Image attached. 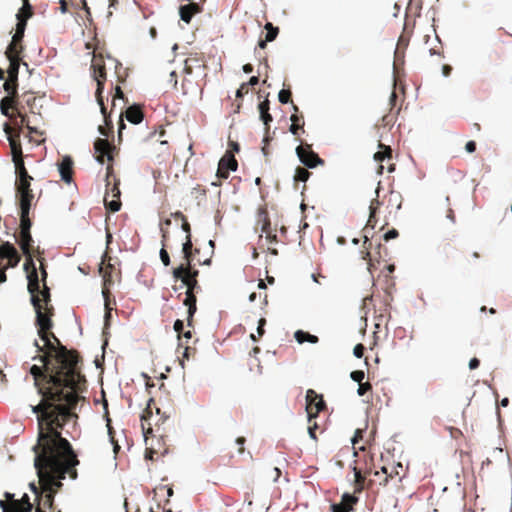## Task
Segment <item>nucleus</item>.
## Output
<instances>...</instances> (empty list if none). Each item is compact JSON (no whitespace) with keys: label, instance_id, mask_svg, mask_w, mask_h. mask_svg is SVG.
I'll return each instance as SVG.
<instances>
[{"label":"nucleus","instance_id":"obj_26","mask_svg":"<svg viewBox=\"0 0 512 512\" xmlns=\"http://www.w3.org/2000/svg\"><path fill=\"white\" fill-rule=\"evenodd\" d=\"M126 119L132 124H139L144 118L143 111L140 106L132 105L125 111Z\"/></svg>","mask_w":512,"mask_h":512},{"label":"nucleus","instance_id":"obj_42","mask_svg":"<svg viewBox=\"0 0 512 512\" xmlns=\"http://www.w3.org/2000/svg\"><path fill=\"white\" fill-rule=\"evenodd\" d=\"M177 280H181V282L183 283L184 286H186L187 288V292H196L198 293L200 290H201V287L198 283V280L193 278V279H190V278H187V277H182V278H178Z\"/></svg>","mask_w":512,"mask_h":512},{"label":"nucleus","instance_id":"obj_40","mask_svg":"<svg viewBox=\"0 0 512 512\" xmlns=\"http://www.w3.org/2000/svg\"><path fill=\"white\" fill-rule=\"evenodd\" d=\"M295 339L298 343L302 344L304 342H310V343H317L318 337L315 335H312L308 332H304L302 330H298L295 332Z\"/></svg>","mask_w":512,"mask_h":512},{"label":"nucleus","instance_id":"obj_63","mask_svg":"<svg viewBox=\"0 0 512 512\" xmlns=\"http://www.w3.org/2000/svg\"><path fill=\"white\" fill-rule=\"evenodd\" d=\"M183 328H184L183 321L179 320V319L176 320L174 323V330L178 333V335H180L182 333Z\"/></svg>","mask_w":512,"mask_h":512},{"label":"nucleus","instance_id":"obj_28","mask_svg":"<svg viewBox=\"0 0 512 512\" xmlns=\"http://www.w3.org/2000/svg\"><path fill=\"white\" fill-rule=\"evenodd\" d=\"M293 110H294V114L291 115V126H290V132L297 136L299 134V131L302 130L304 132V118L303 116H299L297 115L296 113L298 112V107L296 105L293 104Z\"/></svg>","mask_w":512,"mask_h":512},{"label":"nucleus","instance_id":"obj_44","mask_svg":"<svg viewBox=\"0 0 512 512\" xmlns=\"http://www.w3.org/2000/svg\"><path fill=\"white\" fill-rule=\"evenodd\" d=\"M152 415V411H151V408H150V405H148V407L145 409V411L143 412L142 416H141V420H142V428L144 430V434H145V437L147 438L148 435L152 434V428L149 426L148 428H145V422L147 421V418L150 417Z\"/></svg>","mask_w":512,"mask_h":512},{"label":"nucleus","instance_id":"obj_22","mask_svg":"<svg viewBox=\"0 0 512 512\" xmlns=\"http://www.w3.org/2000/svg\"><path fill=\"white\" fill-rule=\"evenodd\" d=\"M259 113H260V119L263 121L265 125V131L267 134H269L270 131V123L273 121L272 115L269 113L270 109V102L266 98L264 101H262L258 105Z\"/></svg>","mask_w":512,"mask_h":512},{"label":"nucleus","instance_id":"obj_10","mask_svg":"<svg viewBox=\"0 0 512 512\" xmlns=\"http://www.w3.org/2000/svg\"><path fill=\"white\" fill-rule=\"evenodd\" d=\"M6 497L10 499L11 502L7 503L4 500H0V507L3 509V512H31L33 509V505L27 494H24L20 500H13L12 495L9 493H6Z\"/></svg>","mask_w":512,"mask_h":512},{"label":"nucleus","instance_id":"obj_59","mask_svg":"<svg viewBox=\"0 0 512 512\" xmlns=\"http://www.w3.org/2000/svg\"><path fill=\"white\" fill-rule=\"evenodd\" d=\"M265 235H266V239L270 242V243H276L277 242V235L276 233H274L272 231V229L270 228L269 230H267V232H264Z\"/></svg>","mask_w":512,"mask_h":512},{"label":"nucleus","instance_id":"obj_55","mask_svg":"<svg viewBox=\"0 0 512 512\" xmlns=\"http://www.w3.org/2000/svg\"><path fill=\"white\" fill-rule=\"evenodd\" d=\"M249 92V84L242 83L239 89L236 91V97L242 98L244 94Z\"/></svg>","mask_w":512,"mask_h":512},{"label":"nucleus","instance_id":"obj_31","mask_svg":"<svg viewBox=\"0 0 512 512\" xmlns=\"http://www.w3.org/2000/svg\"><path fill=\"white\" fill-rule=\"evenodd\" d=\"M6 57L9 60V67L7 70L8 78L18 81V73L21 60L20 56L6 55Z\"/></svg>","mask_w":512,"mask_h":512},{"label":"nucleus","instance_id":"obj_18","mask_svg":"<svg viewBox=\"0 0 512 512\" xmlns=\"http://www.w3.org/2000/svg\"><path fill=\"white\" fill-rule=\"evenodd\" d=\"M358 498L354 495L345 493L341 502L337 504H333L331 506L332 512H351L353 510V505L356 504Z\"/></svg>","mask_w":512,"mask_h":512},{"label":"nucleus","instance_id":"obj_57","mask_svg":"<svg viewBox=\"0 0 512 512\" xmlns=\"http://www.w3.org/2000/svg\"><path fill=\"white\" fill-rule=\"evenodd\" d=\"M398 235H399V233L396 229H391L387 233L384 234L383 238L385 241H389L391 239L397 238Z\"/></svg>","mask_w":512,"mask_h":512},{"label":"nucleus","instance_id":"obj_36","mask_svg":"<svg viewBox=\"0 0 512 512\" xmlns=\"http://www.w3.org/2000/svg\"><path fill=\"white\" fill-rule=\"evenodd\" d=\"M33 239L30 232H20V247L23 253L26 255V258L31 256V248H32Z\"/></svg>","mask_w":512,"mask_h":512},{"label":"nucleus","instance_id":"obj_6","mask_svg":"<svg viewBox=\"0 0 512 512\" xmlns=\"http://www.w3.org/2000/svg\"><path fill=\"white\" fill-rule=\"evenodd\" d=\"M91 69L93 78L97 82V88L95 93L96 100L100 105L102 115L106 116V107L104 105L102 96L104 84L106 82V69L103 58L94 56L92 60Z\"/></svg>","mask_w":512,"mask_h":512},{"label":"nucleus","instance_id":"obj_13","mask_svg":"<svg viewBox=\"0 0 512 512\" xmlns=\"http://www.w3.org/2000/svg\"><path fill=\"white\" fill-rule=\"evenodd\" d=\"M21 127L16 133H13V128L8 124H4V132L8 135V141L11 148L12 160L23 158L22 146L20 142Z\"/></svg>","mask_w":512,"mask_h":512},{"label":"nucleus","instance_id":"obj_60","mask_svg":"<svg viewBox=\"0 0 512 512\" xmlns=\"http://www.w3.org/2000/svg\"><path fill=\"white\" fill-rule=\"evenodd\" d=\"M22 1H23L22 11L27 10L26 17H31L33 12H32V6L28 2L29 0H22Z\"/></svg>","mask_w":512,"mask_h":512},{"label":"nucleus","instance_id":"obj_52","mask_svg":"<svg viewBox=\"0 0 512 512\" xmlns=\"http://www.w3.org/2000/svg\"><path fill=\"white\" fill-rule=\"evenodd\" d=\"M308 423H309V426H308V432H309V435H310V437H311L312 439L316 440V439H317V437H316V433H315V431H316V429L318 428V425H317V423H316L315 419H313V421H312L311 423H310V422H308Z\"/></svg>","mask_w":512,"mask_h":512},{"label":"nucleus","instance_id":"obj_35","mask_svg":"<svg viewBox=\"0 0 512 512\" xmlns=\"http://www.w3.org/2000/svg\"><path fill=\"white\" fill-rule=\"evenodd\" d=\"M374 479L372 481L378 482L381 486H387L389 478H392V472H388L387 466H382L380 470L373 473Z\"/></svg>","mask_w":512,"mask_h":512},{"label":"nucleus","instance_id":"obj_29","mask_svg":"<svg viewBox=\"0 0 512 512\" xmlns=\"http://www.w3.org/2000/svg\"><path fill=\"white\" fill-rule=\"evenodd\" d=\"M186 297L184 299V305H186L188 307V317H187V322H188V325L190 326L191 325V322H192V318L197 310V307H196V292H187L186 291Z\"/></svg>","mask_w":512,"mask_h":512},{"label":"nucleus","instance_id":"obj_17","mask_svg":"<svg viewBox=\"0 0 512 512\" xmlns=\"http://www.w3.org/2000/svg\"><path fill=\"white\" fill-rule=\"evenodd\" d=\"M172 275L175 279L182 277L197 279L199 270L195 268V264H193V262L181 263L178 267L172 270Z\"/></svg>","mask_w":512,"mask_h":512},{"label":"nucleus","instance_id":"obj_30","mask_svg":"<svg viewBox=\"0 0 512 512\" xmlns=\"http://www.w3.org/2000/svg\"><path fill=\"white\" fill-rule=\"evenodd\" d=\"M161 244L162 248L160 250V259L164 266H169L171 264L170 256L166 250L167 241L169 239V231L166 228L161 229Z\"/></svg>","mask_w":512,"mask_h":512},{"label":"nucleus","instance_id":"obj_43","mask_svg":"<svg viewBox=\"0 0 512 512\" xmlns=\"http://www.w3.org/2000/svg\"><path fill=\"white\" fill-rule=\"evenodd\" d=\"M310 175L311 173L305 167L298 166L295 170L294 181L296 183L306 182L309 179Z\"/></svg>","mask_w":512,"mask_h":512},{"label":"nucleus","instance_id":"obj_37","mask_svg":"<svg viewBox=\"0 0 512 512\" xmlns=\"http://www.w3.org/2000/svg\"><path fill=\"white\" fill-rule=\"evenodd\" d=\"M30 208L20 207V232H30L32 222L29 218Z\"/></svg>","mask_w":512,"mask_h":512},{"label":"nucleus","instance_id":"obj_15","mask_svg":"<svg viewBox=\"0 0 512 512\" xmlns=\"http://www.w3.org/2000/svg\"><path fill=\"white\" fill-rule=\"evenodd\" d=\"M7 259V267H15L20 262V255L16 248L10 243L5 242L0 245V260Z\"/></svg>","mask_w":512,"mask_h":512},{"label":"nucleus","instance_id":"obj_32","mask_svg":"<svg viewBox=\"0 0 512 512\" xmlns=\"http://www.w3.org/2000/svg\"><path fill=\"white\" fill-rule=\"evenodd\" d=\"M353 471H354V476H355V480H354V491L356 493H360L363 489H364V484H365V480H366V476L368 474L371 473L370 470H365L364 472L357 468L356 466L353 467Z\"/></svg>","mask_w":512,"mask_h":512},{"label":"nucleus","instance_id":"obj_39","mask_svg":"<svg viewBox=\"0 0 512 512\" xmlns=\"http://www.w3.org/2000/svg\"><path fill=\"white\" fill-rule=\"evenodd\" d=\"M3 88L8 94L6 97H13V99L19 100V95H18V90H17V88H18L17 80H12V79L8 78L4 82Z\"/></svg>","mask_w":512,"mask_h":512},{"label":"nucleus","instance_id":"obj_4","mask_svg":"<svg viewBox=\"0 0 512 512\" xmlns=\"http://www.w3.org/2000/svg\"><path fill=\"white\" fill-rule=\"evenodd\" d=\"M24 269L27 272V279H28V292L31 295V303L34 307L35 313L38 314V322L41 324V326H48L49 320L44 317L41 310L45 309V302L42 300L41 296V286H40V279L38 276V272L35 266V263L31 256L29 258H26V262L24 264Z\"/></svg>","mask_w":512,"mask_h":512},{"label":"nucleus","instance_id":"obj_34","mask_svg":"<svg viewBox=\"0 0 512 512\" xmlns=\"http://www.w3.org/2000/svg\"><path fill=\"white\" fill-rule=\"evenodd\" d=\"M15 165V173L17 175L16 181L26 182V180H32L33 178L28 174L27 169L24 165L23 158L13 159Z\"/></svg>","mask_w":512,"mask_h":512},{"label":"nucleus","instance_id":"obj_27","mask_svg":"<svg viewBox=\"0 0 512 512\" xmlns=\"http://www.w3.org/2000/svg\"><path fill=\"white\" fill-rule=\"evenodd\" d=\"M264 28L266 30L265 38L264 39H260L259 42H258V46L261 49L266 48L267 42H271V41L275 40L277 35H278V33H279V28L278 27H274L273 24L270 23V22H267L265 24Z\"/></svg>","mask_w":512,"mask_h":512},{"label":"nucleus","instance_id":"obj_41","mask_svg":"<svg viewBox=\"0 0 512 512\" xmlns=\"http://www.w3.org/2000/svg\"><path fill=\"white\" fill-rule=\"evenodd\" d=\"M380 206V202L377 199H374L371 201V204L369 206L370 214L367 221V226H370L371 228L375 227V224L377 222L376 220V212Z\"/></svg>","mask_w":512,"mask_h":512},{"label":"nucleus","instance_id":"obj_56","mask_svg":"<svg viewBox=\"0 0 512 512\" xmlns=\"http://www.w3.org/2000/svg\"><path fill=\"white\" fill-rule=\"evenodd\" d=\"M116 99H124V93H123V91H122L120 86H116L115 87V93H114V96H113V99H112V106L113 107L115 106Z\"/></svg>","mask_w":512,"mask_h":512},{"label":"nucleus","instance_id":"obj_12","mask_svg":"<svg viewBox=\"0 0 512 512\" xmlns=\"http://www.w3.org/2000/svg\"><path fill=\"white\" fill-rule=\"evenodd\" d=\"M120 189L118 183H114L110 187V183H107V191L104 197L105 207L111 212H117L121 208L120 201Z\"/></svg>","mask_w":512,"mask_h":512},{"label":"nucleus","instance_id":"obj_21","mask_svg":"<svg viewBox=\"0 0 512 512\" xmlns=\"http://www.w3.org/2000/svg\"><path fill=\"white\" fill-rule=\"evenodd\" d=\"M183 263L194 262L195 254L199 253L198 248L193 247L192 236L186 235L182 245Z\"/></svg>","mask_w":512,"mask_h":512},{"label":"nucleus","instance_id":"obj_16","mask_svg":"<svg viewBox=\"0 0 512 512\" xmlns=\"http://www.w3.org/2000/svg\"><path fill=\"white\" fill-rule=\"evenodd\" d=\"M113 146L106 139L98 138L94 142V150L96 153V160L103 164L105 162V157L108 160H112L111 152L113 150Z\"/></svg>","mask_w":512,"mask_h":512},{"label":"nucleus","instance_id":"obj_45","mask_svg":"<svg viewBox=\"0 0 512 512\" xmlns=\"http://www.w3.org/2000/svg\"><path fill=\"white\" fill-rule=\"evenodd\" d=\"M381 148H384V151H378L375 153L374 158L376 161L382 162L385 158H391L392 150L389 146H384L380 144Z\"/></svg>","mask_w":512,"mask_h":512},{"label":"nucleus","instance_id":"obj_14","mask_svg":"<svg viewBox=\"0 0 512 512\" xmlns=\"http://www.w3.org/2000/svg\"><path fill=\"white\" fill-rule=\"evenodd\" d=\"M31 181L32 180H26V182L16 181V190L20 196V207L31 208V203L34 199Z\"/></svg>","mask_w":512,"mask_h":512},{"label":"nucleus","instance_id":"obj_46","mask_svg":"<svg viewBox=\"0 0 512 512\" xmlns=\"http://www.w3.org/2000/svg\"><path fill=\"white\" fill-rule=\"evenodd\" d=\"M18 22L16 24V31L15 33L21 36H24V32L27 25V20L29 17H21V14H17Z\"/></svg>","mask_w":512,"mask_h":512},{"label":"nucleus","instance_id":"obj_1","mask_svg":"<svg viewBox=\"0 0 512 512\" xmlns=\"http://www.w3.org/2000/svg\"><path fill=\"white\" fill-rule=\"evenodd\" d=\"M35 385L42 395L41 402L32 407L37 414L38 436L32 450L38 463L46 461V454L74 451L62 436L64 425L77 415L73 412L80 399L77 390L81 383H66V379L45 374L38 365L30 368Z\"/></svg>","mask_w":512,"mask_h":512},{"label":"nucleus","instance_id":"obj_20","mask_svg":"<svg viewBox=\"0 0 512 512\" xmlns=\"http://www.w3.org/2000/svg\"><path fill=\"white\" fill-rule=\"evenodd\" d=\"M59 173L64 182L70 183L72 181L73 161L69 156H65L59 164Z\"/></svg>","mask_w":512,"mask_h":512},{"label":"nucleus","instance_id":"obj_38","mask_svg":"<svg viewBox=\"0 0 512 512\" xmlns=\"http://www.w3.org/2000/svg\"><path fill=\"white\" fill-rule=\"evenodd\" d=\"M26 128L29 132L30 142H34L36 145H41L45 142L43 131L38 130L36 127L30 126L28 123L26 124Z\"/></svg>","mask_w":512,"mask_h":512},{"label":"nucleus","instance_id":"obj_49","mask_svg":"<svg viewBox=\"0 0 512 512\" xmlns=\"http://www.w3.org/2000/svg\"><path fill=\"white\" fill-rule=\"evenodd\" d=\"M103 117H104L106 126H99L98 130H99L100 134H102L104 136H108V133H109L110 129L112 128L111 121L109 120L107 113H106V116L103 115Z\"/></svg>","mask_w":512,"mask_h":512},{"label":"nucleus","instance_id":"obj_9","mask_svg":"<svg viewBox=\"0 0 512 512\" xmlns=\"http://www.w3.org/2000/svg\"><path fill=\"white\" fill-rule=\"evenodd\" d=\"M296 153L301 163L308 168H315L318 165H324V160L313 151L309 144L299 145L296 148Z\"/></svg>","mask_w":512,"mask_h":512},{"label":"nucleus","instance_id":"obj_50","mask_svg":"<svg viewBox=\"0 0 512 512\" xmlns=\"http://www.w3.org/2000/svg\"><path fill=\"white\" fill-rule=\"evenodd\" d=\"M372 390V385L370 382H361L359 383L357 393L359 396H364L367 392Z\"/></svg>","mask_w":512,"mask_h":512},{"label":"nucleus","instance_id":"obj_19","mask_svg":"<svg viewBox=\"0 0 512 512\" xmlns=\"http://www.w3.org/2000/svg\"><path fill=\"white\" fill-rule=\"evenodd\" d=\"M201 11L202 8L200 4L196 2H190L189 4L182 5L179 9L180 17L186 23H190L192 17Z\"/></svg>","mask_w":512,"mask_h":512},{"label":"nucleus","instance_id":"obj_7","mask_svg":"<svg viewBox=\"0 0 512 512\" xmlns=\"http://www.w3.org/2000/svg\"><path fill=\"white\" fill-rule=\"evenodd\" d=\"M326 408V403L322 395L317 394L313 389L306 392V412L308 422H312L317 415Z\"/></svg>","mask_w":512,"mask_h":512},{"label":"nucleus","instance_id":"obj_53","mask_svg":"<svg viewBox=\"0 0 512 512\" xmlns=\"http://www.w3.org/2000/svg\"><path fill=\"white\" fill-rule=\"evenodd\" d=\"M270 140H271V138H270L269 134H267V133L265 132V136H264V139H263V143H264V145H263V147H262V152H263V154H264V156H265V157H268V156H269V154H270V151H269V149H268V144H269V141H270Z\"/></svg>","mask_w":512,"mask_h":512},{"label":"nucleus","instance_id":"obj_2","mask_svg":"<svg viewBox=\"0 0 512 512\" xmlns=\"http://www.w3.org/2000/svg\"><path fill=\"white\" fill-rule=\"evenodd\" d=\"M41 312L49 320V325L41 326L38 322V314H36L35 325L37 333L41 340L44 341V346H41L37 340L34 341L37 351L44 352V354L34 357V359H38L42 363V366L39 367L42 368L45 374L66 379L67 383L85 382L78 366L80 362L78 352L76 350H69L66 346L62 345L59 338L52 331L54 326L52 318L55 315L54 307H46Z\"/></svg>","mask_w":512,"mask_h":512},{"label":"nucleus","instance_id":"obj_47","mask_svg":"<svg viewBox=\"0 0 512 512\" xmlns=\"http://www.w3.org/2000/svg\"><path fill=\"white\" fill-rule=\"evenodd\" d=\"M389 203H395L396 204V209H400L401 208V204H402V197L400 195L399 192H395V191H391L389 193Z\"/></svg>","mask_w":512,"mask_h":512},{"label":"nucleus","instance_id":"obj_54","mask_svg":"<svg viewBox=\"0 0 512 512\" xmlns=\"http://www.w3.org/2000/svg\"><path fill=\"white\" fill-rule=\"evenodd\" d=\"M365 347L363 344L359 343L357 344L353 349V354L357 358H362L364 355Z\"/></svg>","mask_w":512,"mask_h":512},{"label":"nucleus","instance_id":"obj_23","mask_svg":"<svg viewBox=\"0 0 512 512\" xmlns=\"http://www.w3.org/2000/svg\"><path fill=\"white\" fill-rule=\"evenodd\" d=\"M40 270H41V282H42V291H41V296H42V300L43 302H45V306L46 307H53V305L51 304V294H50V289L49 287L47 286V271L45 269V266L43 263H41L40 265Z\"/></svg>","mask_w":512,"mask_h":512},{"label":"nucleus","instance_id":"obj_33","mask_svg":"<svg viewBox=\"0 0 512 512\" xmlns=\"http://www.w3.org/2000/svg\"><path fill=\"white\" fill-rule=\"evenodd\" d=\"M257 226H260L261 232H267L271 228L268 211L265 207H260L257 212Z\"/></svg>","mask_w":512,"mask_h":512},{"label":"nucleus","instance_id":"obj_48","mask_svg":"<svg viewBox=\"0 0 512 512\" xmlns=\"http://www.w3.org/2000/svg\"><path fill=\"white\" fill-rule=\"evenodd\" d=\"M291 96H292V93L290 90L282 89V90H280V92L278 94L279 102L282 104H287L288 102L291 101Z\"/></svg>","mask_w":512,"mask_h":512},{"label":"nucleus","instance_id":"obj_25","mask_svg":"<svg viewBox=\"0 0 512 512\" xmlns=\"http://www.w3.org/2000/svg\"><path fill=\"white\" fill-rule=\"evenodd\" d=\"M24 36L14 34L10 44L8 45L5 55L20 56L23 51L22 40Z\"/></svg>","mask_w":512,"mask_h":512},{"label":"nucleus","instance_id":"obj_58","mask_svg":"<svg viewBox=\"0 0 512 512\" xmlns=\"http://www.w3.org/2000/svg\"><path fill=\"white\" fill-rule=\"evenodd\" d=\"M398 468L402 469V465L400 463H398L396 466H392L390 469L388 468V472H392V478H389V481L390 480H393L396 476L399 477V479H401V477L399 476V471H398Z\"/></svg>","mask_w":512,"mask_h":512},{"label":"nucleus","instance_id":"obj_64","mask_svg":"<svg viewBox=\"0 0 512 512\" xmlns=\"http://www.w3.org/2000/svg\"><path fill=\"white\" fill-rule=\"evenodd\" d=\"M465 149L468 153H473L476 150V143L474 141H468L465 145Z\"/></svg>","mask_w":512,"mask_h":512},{"label":"nucleus","instance_id":"obj_61","mask_svg":"<svg viewBox=\"0 0 512 512\" xmlns=\"http://www.w3.org/2000/svg\"><path fill=\"white\" fill-rule=\"evenodd\" d=\"M18 116L20 118V123L21 125H25L28 123L29 124V120H28V117L26 114H23L19 109L17 110V113L15 114V117Z\"/></svg>","mask_w":512,"mask_h":512},{"label":"nucleus","instance_id":"obj_3","mask_svg":"<svg viewBox=\"0 0 512 512\" xmlns=\"http://www.w3.org/2000/svg\"><path fill=\"white\" fill-rule=\"evenodd\" d=\"M46 461L38 463L37 456H34V467L39 478V487L30 484L32 491L38 501L36 512H45V509L52 508L54 496L62 487L61 480L68 475L71 479L78 476V456L75 451L46 454Z\"/></svg>","mask_w":512,"mask_h":512},{"label":"nucleus","instance_id":"obj_51","mask_svg":"<svg viewBox=\"0 0 512 512\" xmlns=\"http://www.w3.org/2000/svg\"><path fill=\"white\" fill-rule=\"evenodd\" d=\"M350 377L353 381H355L359 384V383L363 382L365 373L362 370H355V371L351 372Z\"/></svg>","mask_w":512,"mask_h":512},{"label":"nucleus","instance_id":"obj_11","mask_svg":"<svg viewBox=\"0 0 512 512\" xmlns=\"http://www.w3.org/2000/svg\"><path fill=\"white\" fill-rule=\"evenodd\" d=\"M238 163L232 152L227 151L218 163L216 176L220 179H227L230 171H236Z\"/></svg>","mask_w":512,"mask_h":512},{"label":"nucleus","instance_id":"obj_5","mask_svg":"<svg viewBox=\"0 0 512 512\" xmlns=\"http://www.w3.org/2000/svg\"><path fill=\"white\" fill-rule=\"evenodd\" d=\"M106 260L110 261L111 257L108 256L107 253H104V255L102 257L101 265L99 267V273H100V275L102 276V279H103L102 294H103V297H104V300H105V322L107 324L109 319H110V317H111V310H112V308L110 307V290H109V287L113 284L112 271L114 270V266L111 263H109V262L107 264H105Z\"/></svg>","mask_w":512,"mask_h":512},{"label":"nucleus","instance_id":"obj_62","mask_svg":"<svg viewBox=\"0 0 512 512\" xmlns=\"http://www.w3.org/2000/svg\"><path fill=\"white\" fill-rule=\"evenodd\" d=\"M181 227H182L183 231L186 232V235L192 236L191 235V226H190L189 222L187 221V218L182 220Z\"/></svg>","mask_w":512,"mask_h":512},{"label":"nucleus","instance_id":"obj_8","mask_svg":"<svg viewBox=\"0 0 512 512\" xmlns=\"http://www.w3.org/2000/svg\"><path fill=\"white\" fill-rule=\"evenodd\" d=\"M371 247L372 242L367 235H364L363 250L361 251V254L362 258L368 261V270L370 272H372V268L374 267L373 261L379 262L380 259H384L388 255L387 249L383 247L381 243H378L374 255L370 252Z\"/></svg>","mask_w":512,"mask_h":512},{"label":"nucleus","instance_id":"obj_24","mask_svg":"<svg viewBox=\"0 0 512 512\" xmlns=\"http://www.w3.org/2000/svg\"><path fill=\"white\" fill-rule=\"evenodd\" d=\"M10 109L18 110V100L13 99V97H4L0 102L1 113L10 119H14L15 114L10 113Z\"/></svg>","mask_w":512,"mask_h":512}]
</instances>
